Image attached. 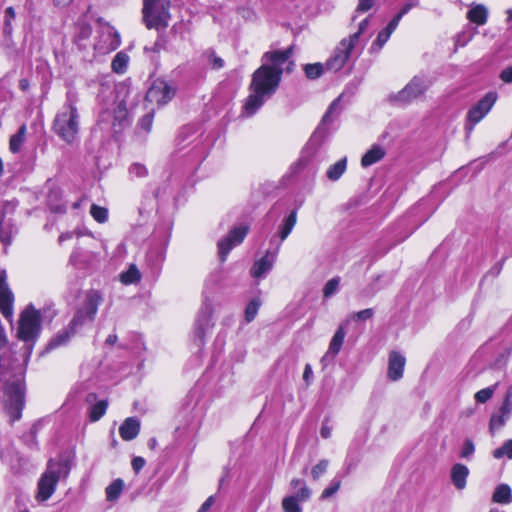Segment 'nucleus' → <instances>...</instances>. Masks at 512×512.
Segmentation results:
<instances>
[{"label": "nucleus", "mask_w": 512, "mask_h": 512, "mask_svg": "<svg viewBox=\"0 0 512 512\" xmlns=\"http://www.w3.org/2000/svg\"><path fill=\"white\" fill-rule=\"evenodd\" d=\"M281 80V71L273 70L268 64L261 65L252 75L250 95L247 97L244 110L247 115L255 114L258 109L277 90Z\"/></svg>", "instance_id": "f257e3e1"}, {"label": "nucleus", "mask_w": 512, "mask_h": 512, "mask_svg": "<svg viewBox=\"0 0 512 512\" xmlns=\"http://www.w3.org/2000/svg\"><path fill=\"white\" fill-rule=\"evenodd\" d=\"M74 93L67 94L66 104L57 112L53 121L54 132L66 143L72 144L80 129V116Z\"/></svg>", "instance_id": "f03ea898"}, {"label": "nucleus", "mask_w": 512, "mask_h": 512, "mask_svg": "<svg viewBox=\"0 0 512 512\" xmlns=\"http://www.w3.org/2000/svg\"><path fill=\"white\" fill-rule=\"evenodd\" d=\"M70 466L65 459H50L45 472L38 481L36 500L43 502L48 500L55 492L56 486L61 479L67 478Z\"/></svg>", "instance_id": "7ed1b4c3"}, {"label": "nucleus", "mask_w": 512, "mask_h": 512, "mask_svg": "<svg viewBox=\"0 0 512 512\" xmlns=\"http://www.w3.org/2000/svg\"><path fill=\"white\" fill-rule=\"evenodd\" d=\"M368 23V18L363 19L359 23L358 30L355 33L351 34L348 38L341 40L331 57L326 62L328 70L338 71L345 65L351 55L352 50L357 45L360 36L366 30Z\"/></svg>", "instance_id": "20e7f679"}, {"label": "nucleus", "mask_w": 512, "mask_h": 512, "mask_svg": "<svg viewBox=\"0 0 512 512\" xmlns=\"http://www.w3.org/2000/svg\"><path fill=\"white\" fill-rule=\"evenodd\" d=\"M143 20L147 28L159 29L168 25L169 0H143Z\"/></svg>", "instance_id": "39448f33"}, {"label": "nucleus", "mask_w": 512, "mask_h": 512, "mask_svg": "<svg viewBox=\"0 0 512 512\" xmlns=\"http://www.w3.org/2000/svg\"><path fill=\"white\" fill-rule=\"evenodd\" d=\"M40 332V314L33 307H27L21 314L17 336L20 340L30 343Z\"/></svg>", "instance_id": "423d86ee"}, {"label": "nucleus", "mask_w": 512, "mask_h": 512, "mask_svg": "<svg viewBox=\"0 0 512 512\" xmlns=\"http://www.w3.org/2000/svg\"><path fill=\"white\" fill-rule=\"evenodd\" d=\"M120 44L121 38L118 31L109 23H100L94 49L99 54H108L115 51Z\"/></svg>", "instance_id": "0eeeda50"}, {"label": "nucleus", "mask_w": 512, "mask_h": 512, "mask_svg": "<svg viewBox=\"0 0 512 512\" xmlns=\"http://www.w3.org/2000/svg\"><path fill=\"white\" fill-rule=\"evenodd\" d=\"M5 407L12 421L19 420L24 406V385L20 380L7 384L5 389Z\"/></svg>", "instance_id": "6e6552de"}, {"label": "nucleus", "mask_w": 512, "mask_h": 512, "mask_svg": "<svg viewBox=\"0 0 512 512\" xmlns=\"http://www.w3.org/2000/svg\"><path fill=\"white\" fill-rule=\"evenodd\" d=\"M176 94V87L173 83L164 79H156L148 89L145 100L156 104L158 107L166 105Z\"/></svg>", "instance_id": "1a4fd4ad"}, {"label": "nucleus", "mask_w": 512, "mask_h": 512, "mask_svg": "<svg viewBox=\"0 0 512 512\" xmlns=\"http://www.w3.org/2000/svg\"><path fill=\"white\" fill-rule=\"evenodd\" d=\"M430 86V81L423 76H415L391 99L399 104H408L423 95Z\"/></svg>", "instance_id": "9d476101"}, {"label": "nucleus", "mask_w": 512, "mask_h": 512, "mask_svg": "<svg viewBox=\"0 0 512 512\" xmlns=\"http://www.w3.org/2000/svg\"><path fill=\"white\" fill-rule=\"evenodd\" d=\"M497 100L495 92H488L481 100H479L468 112L467 121L473 126L480 122L492 109Z\"/></svg>", "instance_id": "9b49d317"}, {"label": "nucleus", "mask_w": 512, "mask_h": 512, "mask_svg": "<svg viewBox=\"0 0 512 512\" xmlns=\"http://www.w3.org/2000/svg\"><path fill=\"white\" fill-rule=\"evenodd\" d=\"M247 232L248 228L246 226L235 227L229 232L227 237L218 242L221 261H225L228 253L234 246L242 243L247 235Z\"/></svg>", "instance_id": "f8f14e48"}, {"label": "nucleus", "mask_w": 512, "mask_h": 512, "mask_svg": "<svg viewBox=\"0 0 512 512\" xmlns=\"http://www.w3.org/2000/svg\"><path fill=\"white\" fill-rule=\"evenodd\" d=\"M13 300V294L6 282V272L0 271V311L9 321L13 317Z\"/></svg>", "instance_id": "ddd939ff"}, {"label": "nucleus", "mask_w": 512, "mask_h": 512, "mask_svg": "<svg viewBox=\"0 0 512 512\" xmlns=\"http://www.w3.org/2000/svg\"><path fill=\"white\" fill-rule=\"evenodd\" d=\"M98 305L92 299L88 301L86 306L79 309L68 325L70 329L76 332L77 328L84 325L87 321H93L97 313Z\"/></svg>", "instance_id": "4468645a"}, {"label": "nucleus", "mask_w": 512, "mask_h": 512, "mask_svg": "<svg viewBox=\"0 0 512 512\" xmlns=\"http://www.w3.org/2000/svg\"><path fill=\"white\" fill-rule=\"evenodd\" d=\"M213 312L212 303L209 299L203 301L199 316L195 324V334L199 341L202 342L205 331L209 327L210 318Z\"/></svg>", "instance_id": "2eb2a0df"}, {"label": "nucleus", "mask_w": 512, "mask_h": 512, "mask_svg": "<svg viewBox=\"0 0 512 512\" xmlns=\"http://www.w3.org/2000/svg\"><path fill=\"white\" fill-rule=\"evenodd\" d=\"M292 51L293 46L283 51H268L264 53L262 60L266 62L265 64L271 66L273 70H279L282 73L283 70L281 66L291 57Z\"/></svg>", "instance_id": "dca6fc26"}, {"label": "nucleus", "mask_w": 512, "mask_h": 512, "mask_svg": "<svg viewBox=\"0 0 512 512\" xmlns=\"http://www.w3.org/2000/svg\"><path fill=\"white\" fill-rule=\"evenodd\" d=\"M406 359L399 352L392 351L389 354L388 377L392 381H397L403 376Z\"/></svg>", "instance_id": "f3484780"}, {"label": "nucleus", "mask_w": 512, "mask_h": 512, "mask_svg": "<svg viewBox=\"0 0 512 512\" xmlns=\"http://www.w3.org/2000/svg\"><path fill=\"white\" fill-rule=\"evenodd\" d=\"M140 431V422L134 418L129 417L119 427V434L125 441H131L136 438Z\"/></svg>", "instance_id": "a211bd4d"}, {"label": "nucleus", "mask_w": 512, "mask_h": 512, "mask_svg": "<svg viewBox=\"0 0 512 512\" xmlns=\"http://www.w3.org/2000/svg\"><path fill=\"white\" fill-rule=\"evenodd\" d=\"M274 261L275 256H270L269 252H267L262 258L253 264L251 268V275L254 278L263 277L268 271L272 269Z\"/></svg>", "instance_id": "6ab92c4d"}, {"label": "nucleus", "mask_w": 512, "mask_h": 512, "mask_svg": "<svg viewBox=\"0 0 512 512\" xmlns=\"http://www.w3.org/2000/svg\"><path fill=\"white\" fill-rule=\"evenodd\" d=\"M512 411L500 407L497 412L493 413L489 421V431L494 435L500 430L510 418Z\"/></svg>", "instance_id": "aec40b11"}, {"label": "nucleus", "mask_w": 512, "mask_h": 512, "mask_svg": "<svg viewBox=\"0 0 512 512\" xmlns=\"http://www.w3.org/2000/svg\"><path fill=\"white\" fill-rule=\"evenodd\" d=\"M469 474V469L460 463L455 464L451 469V481L458 490H463L466 487V479Z\"/></svg>", "instance_id": "412c9836"}, {"label": "nucleus", "mask_w": 512, "mask_h": 512, "mask_svg": "<svg viewBox=\"0 0 512 512\" xmlns=\"http://www.w3.org/2000/svg\"><path fill=\"white\" fill-rule=\"evenodd\" d=\"M487 17L488 10L482 4L473 5L467 13V18L469 21L480 26L487 22Z\"/></svg>", "instance_id": "4be33fe9"}, {"label": "nucleus", "mask_w": 512, "mask_h": 512, "mask_svg": "<svg viewBox=\"0 0 512 512\" xmlns=\"http://www.w3.org/2000/svg\"><path fill=\"white\" fill-rule=\"evenodd\" d=\"M385 156V150L379 146L374 145L370 150H368L361 159V165L363 167H369L377 162H379Z\"/></svg>", "instance_id": "5701e85b"}, {"label": "nucleus", "mask_w": 512, "mask_h": 512, "mask_svg": "<svg viewBox=\"0 0 512 512\" xmlns=\"http://www.w3.org/2000/svg\"><path fill=\"white\" fill-rule=\"evenodd\" d=\"M345 335L346 331L344 327L340 325L330 341L327 355L332 354V356H335L340 352L344 342Z\"/></svg>", "instance_id": "b1692460"}, {"label": "nucleus", "mask_w": 512, "mask_h": 512, "mask_svg": "<svg viewBox=\"0 0 512 512\" xmlns=\"http://www.w3.org/2000/svg\"><path fill=\"white\" fill-rule=\"evenodd\" d=\"M492 500L499 504H509L512 502V491L509 485L500 484L495 488Z\"/></svg>", "instance_id": "393cba45"}, {"label": "nucleus", "mask_w": 512, "mask_h": 512, "mask_svg": "<svg viewBox=\"0 0 512 512\" xmlns=\"http://www.w3.org/2000/svg\"><path fill=\"white\" fill-rule=\"evenodd\" d=\"M76 332L70 329L68 326L66 329L60 331L56 336H54L50 342L47 345V350H52L57 347L66 345L70 338L75 334Z\"/></svg>", "instance_id": "a878e982"}, {"label": "nucleus", "mask_w": 512, "mask_h": 512, "mask_svg": "<svg viewBox=\"0 0 512 512\" xmlns=\"http://www.w3.org/2000/svg\"><path fill=\"white\" fill-rule=\"evenodd\" d=\"M292 488L300 487L295 495H291L292 497H297L298 502H306L310 499L312 491L306 485L304 480L293 478L290 482Z\"/></svg>", "instance_id": "bb28decb"}, {"label": "nucleus", "mask_w": 512, "mask_h": 512, "mask_svg": "<svg viewBox=\"0 0 512 512\" xmlns=\"http://www.w3.org/2000/svg\"><path fill=\"white\" fill-rule=\"evenodd\" d=\"M92 34V27L84 22L78 23L75 33V42L79 47L85 48L86 41Z\"/></svg>", "instance_id": "cd10ccee"}, {"label": "nucleus", "mask_w": 512, "mask_h": 512, "mask_svg": "<svg viewBox=\"0 0 512 512\" xmlns=\"http://www.w3.org/2000/svg\"><path fill=\"white\" fill-rule=\"evenodd\" d=\"M128 63L129 56L126 53L120 51L114 56L112 60V71L118 74H123L127 69Z\"/></svg>", "instance_id": "c85d7f7f"}, {"label": "nucleus", "mask_w": 512, "mask_h": 512, "mask_svg": "<svg viewBox=\"0 0 512 512\" xmlns=\"http://www.w3.org/2000/svg\"><path fill=\"white\" fill-rule=\"evenodd\" d=\"M297 222V212L296 210L292 211L283 221V224L280 228V239L281 241H284L291 231L293 230L294 226Z\"/></svg>", "instance_id": "c756f323"}, {"label": "nucleus", "mask_w": 512, "mask_h": 512, "mask_svg": "<svg viewBox=\"0 0 512 512\" xmlns=\"http://www.w3.org/2000/svg\"><path fill=\"white\" fill-rule=\"evenodd\" d=\"M25 135H26V126L22 125L19 128L18 132L16 134H14L13 136H11V138H10L9 148H10L11 152L17 153L20 151V149L24 143V140H25Z\"/></svg>", "instance_id": "7c9ffc66"}, {"label": "nucleus", "mask_w": 512, "mask_h": 512, "mask_svg": "<svg viewBox=\"0 0 512 512\" xmlns=\"http://www.w3.org/2000/svg\"><path fill=\"white\" fill-rule=\"evenodd\" d=\"M108 407L107 400H100L95 403L89 410V419L91 422H96L106 413Z\"/></svg>", "instance_id": "2f4dec72"}, {"label": "nucleus", "mask_w": 512, "mask_h": 512, "mask_svg": "<svg viewBox=\"0 0 512 512\" xmlns=\"http://www.w3.org/2000/svg\"><path fill=\"white\" fill-rule=\"evenodd\" d=\"M345 170L346 158H343L329 167V169L327 170V177L332 181H336L342 176Z\"/></svg>", "instance_id": "473e14b6"}, {"label": "nucleus", "mask_w": 512, "mask_h": 512, "mask_svg": "<svg viewBox=\"0 0 512 512\" xmlns=\"http://www.w3.org/2000/svg\"><path fill=\"white\" fill-rule=\"evenodd\" d=\"M124 488V482L122 479L114 480L107 488H106V496L107 500L114 501L118 499L120 494L122 493Z\"/></svg>", "instance_id": "72a5a7b5"}, {"label": "nucleus", "mask_w": 512, "mask_h": 512, "mask_svg": "<svg viewBox=\"0 0 512 512\" xmlns=\"http://www.w3.org/2000/svg\"><path fill=\"white\" fill-rule=\"evenodd\" d=\"M141 278V274L135 265H131L126 272L120 276L121 282L128 285L137 283Z\"/></svg>", "instance_id": "f704fd0d"}, {"label": "nucleus", "mask_w": 512, "mask_h": 512, "mask_svg": "<svg viewBox=\"0 0 512 512\" xmlns=\"http://www.w3.org/2000/svg\"><path fill=\"white\" fill-rule=\"evenodd\" d=\"M261 305H262V301H261L260 297H255L248 303V305L245 309V320L248 323L255 319Z\"/></svg>", "instance_id": "c9c22d12"}, {"label": "nucleus", "mask_w": 512, "mask_h": 512, "mask_svg": "<svg viewBox=\"0 0 512 512\" xmlns=\"http://www.w3.org/2000/svg\"><path fill=\"white\" fill-rule=\"evenodd\" d=\"M3 33L6 36H11L13 32L12 21L14 20L16 13L12 6L5 9Z\"/></svg>", "instance_id": "e433bc0d"}, {"label": "nucleus", "mask_w": 512, "mask_h": 512, "mask_svg": "<svg viewBox=\"0 0 512 512\" xmlns=\"http://www.w3.org/2000/svg\"><path fill=\"white\" fill-rule=\"evenodd\" d=\"M282 509L284 512H302V508L297 501V497L292 496L283 498Z\"/></svg>", "instance_id": "4c0bfd02"}, {"label": "nucleus", "mask_w": 512, "mask_h": 512, "mask_svg": "<svg viewBox=\"0 0 512 512\" xmlns=\"http://www.w3.org/2000/svg\"><path fill=\"white\" fill-rule=\"evenodd\" d=\"M497 386L498 383H495L490 387L479 390L474 396L475 400L479 403H486L494 395Z\"/></svg>", "instance_id": "58836bf2"}, {"label": "nucleus", "mask_w": 512, "mask_h": 512, "mask_svg": "<svg viewBox=\"0 0 512 512\" xmlns=\"http://www.w3.org/2000/svg\"><path fill=\"white\" fill-rule=\"evenodd\" d=\"M506 456L508 459H512V439L507 440L504 444L493 451V457L500 459Z\"/></svg>", "instance_id": "ea45409f"}, {"label": "nucleus", "mask_w": 512, "mask_h": 512, "mask_svg": "<svg viewBox=\"0 0 512 512\" xmlns=\"http://www.w3.org/2000/svg\"><path fill=\"white\" fill-rule=\"evenodd\" d=\"M90 214L99 223L106 222V220L108 218V210L106 208L98 206L96 204H92L91 209H90Z\"/></svg>", "instance_id": "a19ab883"}, {"label": "nucleus", "mask_w": 512, "mask_h": 512, "mask_svg": "<svg viewBox=\"0 0 512 512\" xmlns=\"http://www.w3.org/2000/svg\"><path fill=\"white\" fill-rule=\"evenodd\" d=\"M305 74L309 79H316L323 73V65L321 63L307 64L304 67Z\"/></svg>", "instance_id": "79ce46f5"}, {"label": "nucleus", "mask_w": 512, "mask_h": 512, "mask_svg": "<svg viewBox=\"0 0 512 512\" xmlns=\"http://www.w3.org/2000/svg\"><path fill=\"white\" fill-rule=\"evenodd\" d=\"M339 102H340V97L335 99L329 106L327 112L324 114L323 118H322V121H321V124L324 125V124H327V123H330L333 118V114H338L339 111H338V107H339Z\"/></svg>", "instance_id": "37998d69"}, {"label": "nucleus", "mask_w": 512, "mask_h": 512, "mask_svg": "<svg viewBox=\"0 0 512 512\" xmlns=\"http://www.w3.org/2000/svg\"><path fill=\"white\" fill-rule=\"evenodd\" d=\"M328 465V460H320L311 470L313 480H318L327 471Z\"/></svg>", "instance_id": "c03bdc74"}, {"label": "nucleus", "mask_w": 512, "mask_h": 512, "mask_svg": "<svg viewBox=\"0 0 512 512\" xmlns=\"http://www.w3.org/2000/svg\"><path fill=\"white\" fill-rule=\"evenodd\" d=\"M153 118H154V109H151L139 120V123H138L139 127L146 133H149L152 128Z\"/></svg>", "instance_id": "a18cd8bd"}, {"label": "nucleus", "mask_w": 512, "mask_h": 512, "mask_svg": "<svg viewBox=\"0 0 512 512\" xmlns=\"http://www.w3.org/2000/svg\"><path fill=\"white\" fill-rule=\"evenodd\" d=\"M339 283H340L339 277H334V278L330 279L325 284V286L323 288L324 297L328 298V297L332 296L338 290Z\"/></svg>", "instance_id": "49530a36"}, {"label": "nucleus", "mask_w": 512, "mask_h": 512, "mask_svg": "<svg viewBox=\"0 0 512 512\" xmlns=\"http://www.w3.org/2000/svg\"><path fill=\"white\" fill-rule=\"evenodd\" d=\"M341 482L339 480L333 481L328 487H326L321 494V499L325 500L333 496L340 488Z\"/></svg>", "instance_id": "de8ad7c7"}, {"label": "nucleus", "mask_w": 512, "mask_h": 512, "mask_svg": "<svg viewBox=\"0 0 512 512\" xmlns=\"http://www.w3.org/2000/svg\"><path fill=\"white\" fill-rule=\"evenodd\" d=\"M373 315H374L373 309L367 308V309L361 310V311L353 314L352 318L355 321H365V320L371 319L373 317Z\"/></svg>", "instance_id": "09e8293b"}, {"label": "nucleus", "mask_w": 512, "mask_h": 512, "mask_svg": "<svg viewBox=\"0 0 512 512\" xmlns=\"http://www.w3.org/2000/svg\"><path fill=\"white\" fill-rule=\"evenodd\" d=\"M390 36L391 33L383 29L382 31L379 32L375 42L373 43V46H378V49H381L384 46V44L388 41Z\"/></svg>", "instance_id": "8fccbe9b"}, {"label": "nucleus", "mask_w": 512, "mask_h": 512, "mask_svg": "<svg viewBox=\"0 0 512 512\" xmlns=\"http://www.w3.org/2000/svg\"><path fill=\"white\" fill-rule=\"evenodd\" d=\"M129 171H130V174H132L136 177H144L147 174L146 167L139 163H135V164L131 165Z\"/></svg>", "instance_id": "3c124183"}, {"label": "nucleus", "mask_w": 512, "mask_h": 512, "mask_svg": "<svg viewBox=\"0 0 512 512\" xmlns=\"http://www.w3.org/2000/svg\"><path fill=\"white\" fill-rule=\"evenodd\" d=\"M474 444L471 440L467 439L465 442H464V445H463V448H462V451L460 453V456L462 458H467L469 456H471L473 453H474Z\"/></svg>", "instance_id": "603ef678"}, {"label": "nucleus", "mask_w": 512, "mask_h": 512, "mask_svg": "<svg viewBox=\"0 0 512 512\" xmlns=\"http://www.w3.org/2000/svg\"><path fill=\"white\" fill-rule=\"evenodd\" d=\"M374 5V0H359V3L356 8V13H364L372 9Z\"/></svg>", "instance_id": "864d4df0"}, {"label": "nucleus", "mask_w": 512, "mask_h": 512, "mask_svg": "<svg viewBox=\"0 0 512 512\" xmlns=\"http://www.w3.org/2000/svg\"><path fill=\"white\" fill-rule=\"evenodd\" d=\"M500 407L512 411V385L508 387Z\"/></svg>", "instance_id": "5fc2aeb1"}, {"label": "nucleus", "mask_w": 512, "mask_h": 512, "mask_svg": "<svg viewBox=\"0 0 512 512\" xmlns=\"http://www.w3.org/2000/svg\"><path fill=\"white\" fill-rule=\"evenodd\" d=\"M500 79L504 83H512V65L502 70L500 73Z\"/></svg>", "instance_id": "6e6d98bb"}, {"label": "nucleus", "mask_w": 512, "mask_h": 512, "mask_svg": "<svg viewBox=\"0 0 512 512\" xmlns=\"http://www.w3.org/2000/svg\"><path fill=\"white\" fill-rule=\"evenodd\" d=\"M401 18H402L401 14L395 15V17L388 23L385 30L389 31V33L392 34L394 32V30L397 28Z\"/></svg>", "instance_id": "4d7b16f0"}, {"label": "nucleus", "mask_w": 512, "mask_h": 512, "mask_svg": "<svg viewBox=\"0 0 512 512\" xmlns=\"http://www.w3.org/2000/svg\"><path fill=\"white\" fill-rule=\"evenodd\" d=\"M145 465V460L142 457H135L132 460V468L133 470L138 473Z\"/></svg>", "instance_id": "13d9d810"}, {"label": "nucleus", "mask_w": 512, "mask_h": 512, "mask_svg": "<svg viewBox=\"0 0 512 512\" xmlns=\"http://www.w3.org/2000/svg\"><path fill=\"white\" fill-rule=\"evenodd\" d=\"M313 376L312 367L310 364H306L303 372V380L306 382L307 385L310 384L311 378Z\"/></svg>", "instance_id": "bf43d9fd"}, {"label": "nucleus", "mask_w": 512, "mask_h": 512, "mask_svg": "<svg viewBox=\"0 0 512 512\" xmlns=\"http://www.w3.org/2000/svg\"><path fill=\"white\" fill-rule=\"evenodd\" d=\"M471 39V36H467L465 33L459 34L456 38V45L465 46Z\"/></svg>", "instance_id": "052dcab7"}, {"label": "nucleus", "mask_w": 512, "mask_h": 512, "mask_svg": "<svg viewBox=\"0 0 512 512\" xmlns=\"http://www.w3.org/2000/svg\"><path fill=\"white\" fill-rule=\"evenodd\" d=\"M418 4V1L417 0H413L411 2H408L406 3L402 9L398 12V14H401V16L403 17L406 13L409 12V10L415 6H417Z\"/></svg>", "instance_id": "680f3d73"}, {"label": "nucleus", "mask_w": 512, "mask_h": 512, "mask_svg": "<svg viewBox=\"0 0 512 512\" xmlns=\"http://www.w3.org/2000/svg\"><path fill=\"white\" fill-rule=\"evenodd\" d=\"M213 502H214L213 496L208 497L206 499V501L201 505L198 512H207L210 509V507L212 506Z\"/></svg>", "instance_id": "e2e57ef3"}, {"label": "nucleus", "mask_w": 512, "mask_h": 512, "mask_svg": "<svg viewBox=\"0 0 512 512\" xmlns=\"http://www.w3.org/2000/svg\"><path fill=\"white\" fill-rule=\"evenodd\" d=\"M331 433H332V429L329 426L323 424L321 427V430H320L321 436L324 439H328L331 436Z\"/></svg>", "instance_id": "0e129e2a"}, {"label": "nucleus", "mask_w": 512, "mask_h": 512, "mask_svg": "<svg viewBox=\"0 0 512 512\" xmlns=\"http://www.w3.org/2000/svg\"><path fill=\"white\" fill-rule=\"evenodd\" d=\"M73 0H53V3L57 7H67L72 3Z\"/></svg>", "instance_id": "69168bd1"}, {"label": "nucleus", "mask_w": 512, "mask_h": 512, "mask_svg": "<svg viewBox=\"0 0 512 512\" xmlns=\"http://www.w3.org/2000/svg\"><path fill=\"white\" fill-rule=\"evenodd\" d=\"M224 65V61L219 57H214L213 59V66L214 68H222Z\"/></svg>", "instance_id": "338daca9"}, {"label": "nucleus", "mask_w": 512, "mask_h": 512, "mask_svg": "<svg viewBox=\"0 0 512 512\" xmlns=\"http://www.w3.org/2000/svg\"><path fill=\"white\" fill-rule=\"evenodd\" d=\"M116 341H117V335L111 334L107 337L106 344L113 345L114 343H116Z\"/></svg>", "instance_id": "774afa93"}]
</instances>
